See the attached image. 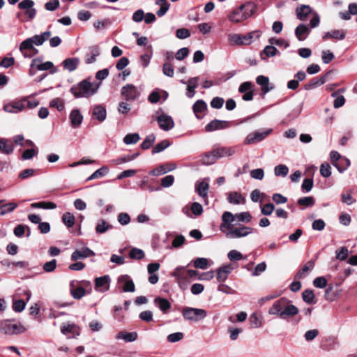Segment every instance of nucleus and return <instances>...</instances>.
I'll use <instances>...</instances> for the list:
<instances>
[{"label":"nucleus","mask_w":357,"mask_h":357,"mask_svg":"<svg viewBox=\"0 0 357 357\" xmlns=\"http://www.w3.org/2000/svg\"><path fill=\"white\" fill-rule=\"evenodd\" d=\"M222 222L220 225V230L228 238H239L248 236L253 232L254 229L243 225H239L235 227L234 215L229 211H225L222 215Z\"/></svg>","instance_id":"1"},{"label":"nucleus","mask_w":357,"mask_h":357,"mask_svg":"<svg viewBox=\"0 0 357 357\" xmlns=\"http://www.w3.org/2000/svg\"><path fill=\"white\" fill-rule=\"evenodd\" d=\"M298 312V308L291 304V301L286 298H280L275 301L268 310L269 314L277 315L282 319L295 316Z\"/></svg>","instance_id":"2"},{"label":"nucleus","mask_w":357,"mask_h":357,"mask_svg":"<svg viewBox=\"0 0 357 357\" xmlns=\"http://www.w3.org/2000/svg\"><path fill=\"white\" fill-rule=\"evenodd\" d=\"M100 86V82H91L89 79H85L73 85L70 91L75 98H89L97 93Z\"/></svg>","instance_id":"3"},{"label":"nucleus","mask_w":357,"mask_h":357,"mask_svg":"<svg viewBox=\"0 0 357 357\" xmlns=\"http://www.w3.org/2000/svg\"><path fill=\"white\" fill-rule=\"evenodd\" d=\"M254 13V7L248 3L234 8L228 15V19L233 23H239L250 17Z\"/></svg>","instance_id":"4"},{"label":"nucleus","mask_w":357,"mask_h":357,"mask_svg":"<svg viewBox=\"0 0 357 357\" xmlns=\"http://www.w3.org/2000/svg\"><path fill=\"white\" fill-rule=\"evenodd\" d=\"M183 319L188 321L198 322L207 316L204 309L185 307L181 311Z\"/></svg>","instance_id":"5"},{"label":"nucleus","mask_w":357,"mask_h":357,"mask_svg":"<svg viewBox=\"0 0 357 357\" xmlns=\"http://www.w3.org/2000/svg\"><path fill=\"white\" fill-rule=\"evenodd\" d=\"M25 328L22 326L13 324L9 320L0 321V333L12 335L24 333Z\"/></svg>","instance_id":"6"},{"label":"nucleus","mask_w":357,"mask_h":357,"mask_svg":"<svg viewBox=\"0 0 357 357\" xmlns=\"http://www.w3.org/2000/svg\"><path fill=\"white\" fill-rule=\"evenodd\" d=\"M330 157L333 165H334L340 173L345 171L350 165L349 160L341 157L337 151H332L330 153Z\"/></svg>","instance_id":"7"},{"label":"nucleus","mask_w":357,"mask_h":357,"mask_svg":"<svg viewBox=\"0 0 357 357\" xmlns=\"http://www.w3.org/2000/svg\"><path fill=\"white\" fill-rule=\"evenodd\" d=\"M155 119L158 121L159 127L165 131H169L174 126V122L172 116L165 114L161 109L157 112Z\"/></svg>","instance_id":"8"},{"label":"nucleus","mask_w":357,"mask_h":357,"mask_svg":"<svg viewBox=\"0 0 357 357\" xmlns=\"http://www.w3.org/2000/svg\"><path fill=\"white\" fill-rule=\"evenodd\" d=\"M140 94L137 87L131 84L123 86L121 90V95L126 101H134L140 96Z\"/></svg>","instance_id":"9"},{"label":"nucleus","mask_w":357,"mask_h":357,"mask_svg":"<svg viewBox=\"0 0 357 357\" xmlns=\"http://www.w3.org/2000/svg\"><path fill=\"white\" fill-rule=\"evenodd\" d=\"M20 51L24 57H31L38 53V50L33 47L32 39L30 38L22 41L20 45Z\"/></svg>","instance_id":"10"},{"label":"nucleus","mask_w":357,"mask_h":357,"mask_svg":"<svg viewBox=\"0 0 357 357\" xmlns=\"http://www.w3.org/2000/svg\"><path fill=\"white\" fill-rule=\"evenodd\" d=\"M272 130L265 131H255L250 133L245 139V144H252L262 141L271 132Z\"/></svg>","instance_id":"11"},{"label":"nucleus","mask_w":357,"mask_h":357,"mask_svg":"<svg viewBox=\"0 0 357 357\" xmlns=\"http://www.w3.org/2000/svg\"><path fill=\"white\" fill-rule=\"evenodd\" d=\"M34 2L32 0H23L18 4V8L25 10V15L29 20H33L36 14V10L33 8Z\"/></svg>","instance_id":"12"},{"label":"nucleus","mask_w":357,"mask_h":357,"mask_svg":"<svg viewBox=\"0 0 357 357\" xmlns=\"http://www.w3.org/2000/svg\"><path fill=\"white\" fill-rule=\"evenodd\" d=\"M31 67L36 68L40 71L51 70L50 73L54 74L56 72V69L54 68V64L51 61L42 63L39 59H34L31 61Z\"/></svg>","instance_id":"13"},{"label":"nucleus","mask_w":357,"mask_h":357,"mask_svg":"<svg viewBox=\"0 0 357 357\" xmlns=\"http://www.w3.org/2000/svg\"><path fill=\"white\" fill-rule=\"evenodd\" d=\"M26 100L11 102L3 105V110L10 113H17L25 108Z\"/></svg>","instance_id":"14"},{"label":"nucleus","mask_w":357,"mask_h":357,"mask_svg":"<svg viewBox=\"0 0 357 357\" xmlns=\"http://www.w3.org/2000/svg\"><path fill=\"white\" fill-rule=\"evenodd\" d=\"M229 126V123L227 121L213 120L205 127L206 132H213L217 130L225 129Z\"/></svg>","instance_id":"15"},{"label":"nucleus","mask_w":357,"mask_h":357,"mask_svg":"<svg viewBox=\"0 0 357 357\" xmlns=\"http://www.w3.org/2000/svg\"><path fill=\"white\" fill-rule=\"evenodd\" d=\"M213 153L218 158L223 157H229L235 154L236 147L232 146H222L213 149Z\"/></svg>","instance_id":"16"},{"label":"nucleus","mask_w":357,"mask_h":357,"mask_svg":"<svg viewBox=\"0 0 357 357\" xmlns=\"http://www.w3.org/2000/svg\"><path fill=\"white\" fill-rule=\"evenodd\" d=\"M95 253L89 248H83L81 250H76L71 255L73 261H77L81 259H85L89 257L94 256Z\"/></svg>","instance_id":"17"},{"label":"nucleus","mask_w":357,"mask_h":357,"mask_svg":"<svg viewBox=\"0 0 357 357\" xmlns=\"http://www.w3.org/2000/svg\"><path fill=\"white\" fill-rule=\"evenodd\" d=\"M347 31L343 29H334L331 31H328L322 36L323 40H326L330 38L336 40H344L346 37Z\"/></svg>","instance_id":"18"},{"label":"nucleus","mask_w":357,"mask_h":357,"mask_svg":"<svg viewBox=\"0 0 357 357\" xmlns=\"http://www.w3.org/2000/svg\"><path fill=\"white\" fill-rule=\"evenodd\" d=\"M100 54L99 47L97 45L90 47L85 55V62L87 64L93 63L96 61V57Z\"/></svg>","instance_id":"19"},{"label":"nucleus","mask_w":357,"mask_h":357,"mask_svg":"<svg viewBox=\"0 0 357 357\" xmlns=\"http://www.w3.org/2000/svg\"><path fill=\"white\" fill-rule=\"evenodd\" d=\"M109 276L106 275L95 279V288L98 291H105L109 289Z\"/></svg>","instance_id":"20"},{"label":"nucleus","mask_w":357,"mask_h":357,"mask_svg":"<svg viewBox=\"0 0 357 357\" xmlns=\"http://www.w3.org/2000/svg\"><path fill=\"white\" fill-rule=\"evenodd\" d=\"M107 111L104 106L101 105H95L92 110V117L100 122L105 120Z\"/></svg>","instance_id":"21"},{"label":"nucleus","mask_w":357,"mask_h":357,"mask_svg":"<svg viewBox=\"0 0 357 357\" xmlns=\"http://www.w3.org/2000/svg\"><path fill=\"white\" fill-rule=\"evenodd\" d=\"M256 82L261 86V91L264 94L267 93L273 89V85L269 83L268 77L259 75L256 79Z\"/></svg>","instance_id":"22"},{"label":"nucleus","mask_w":357,"mask_h":357,"mask_svg":"<svg viewBox=\"0 0 357 357\" xmlns=\"http://www.w3.org/2000/svg\"><path fill=\"white\" fill-rule=\"evenodd\" d=\"M153 303L155 306H157L160 310L162 312L163 314L167 313L172 306L171 303L167 299L161 298L160 296L155 298Z\"/></svg>","instance_id":"23"},{"label":"nucleus","mask_w":357,"mask_h":357,"mask_svg":"<svg viewBox=\"0 0 357 357\" xmlns=\"http://www.w3.org/2000/svg\"><path fill=\"white\" fill-rule=\"evenodd\" d=\"M119 282H123V291L125 292H134L135 284L128 275H124L119 278Z\"/></svg>","instance_id":"24"},{"label":"nucleus","mask_w":357,"mask_h":357,"mask_svg":"<svg viewBox=\"0 0 357 357\" xmlns=\"http://www.w3.org/2000/svg\"><path fill=\"white\" fill-rule=\"evenodd\" d=\"M69 118L71 125L74 128L79 127L83 121V116L82 115L79 109L72 110L70 114Z\"/></svg>","instance_id":"25"},{"label":"nucleus","mask_w":357,"mask_h":357,"mask_svg":"<svg viewBox=\"0 0 357 357\" xmlns=\"http://www.w3.org/2000/svg\"><path fill=\"white\" fill-rule=\"evenodd\" d=\"M327 79V74L320 77H316L311 79L309 82H307L305 85V90H312L313 89H315L317 86H319L322 84H324L326 82Z\"/></svg>","instance_id":"26"},{"label":"nucleus","mask_w":357,"mask_h":357,"mask_svg":"<svg viewBox=\"0 0 357 357\" xmlns=\"http://www.w3.org/2000/svg\"><path fill=\"white\" fill-rule=\"evenodd\" d=\"M310 32V29L304 24H299L295 29V35L299 41H303Z\"/></svg>","instance_id":"27"},{"label":"nucleus","mask_w":357,"mask_h":357,"mask_svg":"<svg viewBox=\"0 0 357 357\" xmlns=\"http://www.w3.org/2000/svg\"><path fill=\"white\" fill-rule=\"evenodd\" d=\"M298 19L301 21H305L307 16L312 13V8L308 5H301L296 10Z\"/></svg>","instance_id":"28"},{"label":"nucleus","mask_w":357,"mask_h":357,"mask_svg":"<svg viewBox=\"0 0 357 357\" xmlns=\"http://www.w3.org/2000/svg\"><path fill=\"white\" fill-rule=\"evenodd\" d=\"M227 200L232 204H244L245 197L238 192H231L228 194Z\"/></svg>","instance_id":"29"},{"label":"nucleus","mask_w":357,"mask_h":357,"mask_svg":"<svg viewBox=\"0 0 357 357\" xmlns=\"http://www.w3.org/2000/svg\"><path fill=\"white\" fill-rule=\"evenodd\" d=\"M232 269L233 268L231 265L223 266L219 268L218 270L217 280L219 282H225Z\"/></svg>","instance_id":"30"},{"label":"nucleus","mask_w":357,"mask_h":357,"mask_svg":"<svg viewBox=\"0 0 357 357\" xmlns=\"http://www.w3.org/2000/svg\"><path fill=\"white\" fill-rule=\"evenodd\" d=\"M79 63V59L77 57L68 58L62 62L64 69L69 72H73L76 70Z\"/></svg>","instance_id":"31"},{"label":"nucleus","mask_w":357,"mask_h":357,"mask_svg":"<svg viewBox=\"0 0 357 357\" xmlns=\"http://www.w3.org/2000/svg\"><path fill=\"white\" fill-rule=\"evenodd\" d=\"M279 54L276 47L271 45H267L264 47V50L260 53V56L262 60L266 61L268 57H273Z\"/></svg>","instance_id":"32"},{"label":"nucleus","mask_w":357,"mask_h":357,"mask_svg":"<svg viewBox=\"0 0 357 357\" xmlns=\"http://www.w3.org/2000/svg\"><path fill=\"white\" fill-rule=\"evenodd\" d=\"M75 282L72 281L70 284V294L75 299H80L86 294V290L83 287H75Z\"/></svg>","instance_id":"33"},{"label":"nucleus","mask_w":357,"mask_h":357,"mask_svg":"<svg viewBox=\"0 0 357 357\" xmlns=\"http://www.w3.org/2000/svg\"><path fill=\"white\" fill-rule=\"evenodd\" d=\"M0 151L1 153L9 155L14 151V146L6 139H0Z\"/></svg>","instance_id":"34"},{"label":"nucleus","mask_w":357,"mask_h":357,"mask_svg":"<svg viewBox=\"0 0 357 357\" xmlns=\"http://www.w3.org/2000/svg\"><path fill=\"white\" fill-rule=\"evenodd\" d=\"M117 339H122L126 342H131L137 340V333L136 332H120L116 335Z\"/></svg>","instance_id":"35"},{"label":"nucleus","mask_w":357,"mask_h":357,"mask_svg":"<svg viewBox=\"0 0 357 357\" xmlns=\"http://www.w3.org/2000/svg\"><path fill=\"white\" fill-rule=\"evenodd\" d=\"M314 266V261L312 260L308 261L302 268L301 270H300L297 274L296 278L298 279H301L304 278L306 274L311 270L313 269Z\"/></svg>","instance_id":"36"},{"label":"nucleus","mask_w":357,"mask_h":357,"mask_svg":"<svg viewBox=\"0 0 357 357\" xmlns=\"http://www.w3.org/2000/svg\"><path fill=\"white\" fill-rule=\"evenodd\" d=\"M206 108L207 105L206 102L202 100H199L196 101L195 103L193 105V111L198 119L201 118L199 113L204 112L206 109Z\"/></svg>","instance_id":"37"},{"label":"nucleus","mask_w":357,"mask_h":357,"mask_svg":"<svg viewBox=\"0 0 357 357\" xmlns=\"http://www.w3.org/2000/svg\"><path fill=\"white\" fill-rule=\"evenodd\" d=\"M209 185L208 183L202 181L196 185V191L203 198L207 197Z\"/></svg>","instance_id":"38"},{"label":"nucleus","mask_w":357,"mask_h":357,"mask_svg":"<svg viewBox=\"0 0 357 357\" xmlns=\"http://www.w3.org/2000/svg\"><path fill=\"white\" fill-rule=\"evenodd\" d=\"M62 222L68 228H71L75 225V218L71 213L66 212L62 215Z\"/></svg>","instance_id":"39"},{"label":"nucleus","mask_w":357,"mask_h":357,"mask_svg":"<svg viewBox=\"0 0 357 357\" xmlns=\"http://www.w3.org/2000/svg\"><path fill=\"white\" fill-rule=\"evenodd\" d=\"M218 158L213 153V149L211 152L206 153L202 158V162L204 165H209L215 162Z\"/></svg>","instance_id":"40"},{"label":"nucleus","mask_w":357,"mask_h":357,"mask_svg":"<svg viewBox=\"0 0 357 357\" xmlns=\"http://www.w3.org/2000/svg\"><path fill=\"white\" fill-rule=\"evenodd\" d=\"M112 227L105 220L101 219L98 221L97 225L96 227V231L98 234H104L108 229H111Z\"/></svg>","instance_id":"41"},{"label":"nucleus","mask_w":357,"mask_h":357,"mask_svg":"<svg viewBox=\"0 0 357 357\" xmlns=\"http://www.w3.org/2000/svg\"><path fill=\"white\" fill-rule=\"evenodd\" d=\"M228 40L231 45H244L243 36L238 33L229 34L228 36Z\"/></svg>","instance_id":"42"},{"label":"nucleus","mask_w":357,"mask_h":357,"mask_svg":"<svg viewBox=\"0 0 357 357\" xmlns=\"http://www.w3.org/2000/svg\"><path fill=\"white\" fill-rule=\"evenodd\" d=\"M17 207V204L14 202H10L1 206L0 215H4L7 213L13 212Z\"/></svg>","instance_id":"43"},{"label":"nucleus","mask_w":357,"mask_h":357,"mask_svg":"<svg viewBox=\"0 0 357 357\" xmlns=\"http://www.w3.org/2000/svg\"><path fill=\"white\" fill-rule=\"evenodd\" d=\"M314 294L311 289H306L302 293L303 300L308 304L315 303Z\"/></svg>","instance_id":"44"},{"label":"nucleus","mask_w":357,"mask_h":357,"mask_svg":"<svg viewBox=\"0 0 357 357\" xmlns=\"http://www.w3.org/2000/svg\"><path fill=\"white\" fill-rule=\"evenodd\" d=\"M289 173V168L285 165H278L274 168V174L276 176L285 177Z\"/></svg>","instance_id":"45"},{"label":"nucleus","mask_w":357,"mask_h":357,"mask_svg":"<svg viewBox=\"0 0 357 357\" xmlns=\"http://www.w3.org/2000/svg\"><path fill=\"white\" fill-rule=\"evenodd\" d=\"M234 220H236L243 222H250L252 220V215L249 212H241L234 215Z\"/></svg>","instance_id":"46"},{"label":"nucleus","mask_w":357,"mask_h":357,"mask_svg":"<svg viewBox=\"0 0 357 357\" xmlns=\"http://www.w3.org/2000/svg\"><path fill=\"white\" fill-rule=\"evenodd\" d=\"M170 146V143L168 140H162L160 142L158 143L155 146H153L152 149V153H158L162 151H164L165 149L169 147Z\"/></svg>","instance_id":"47"},{"label":"nucleus","mask_w":357,"mask_h":357,"mask_svg":"<svg viewBox=\"0 0 357 357\" xmlns=\"http://www.w3.org/2000/svg\"><path fill=\"white\" fill-rule=\"evenodd\" d=\"M193 266L196 268L206 269L208 266V261L206 258L199 257L194 260Z\"/></svg>","instance_id":"48"},{"label":"nucleus","mask_w":357,"mask_h":357,"mask_svg":"<svg viewBox=\"0 0 357 357\" xmlns=\"http://www.w3.org/2000/svg\"><path fill=\"white\" fill-rule=\"evenodd\" d=\"M140 139L139 134L132 133L128 134L123 138V142L126 144H136Z\"/></svg>","instance_id":"49"},{"label":"nucleus","mask_w":357,"mask_h":357,"mask_svg":"<svg viewBox=\"0 0 357 357\" xmlns=\"http://www.w3.org/2000/svg\"><path fill=\"white\" fill-rule=\"evenodd\" d=\"M155 136L153 134H151V135L146 136V137L144 139V141L141 144V148L144 150L149 149L153 143L155 142Z\"/></svg>","instance_id":"50"},{"label":"nucleus","mask_w":357,"mask_h":357,"mask_svg":"<svg viewBox=\"0 0 357 357\" xmlns=\"http://www.w3.org/2000/svg\"><path fill=\"white\" fill-rule=\"evenodd\" d=\"M129 257L133 259H142L144 257V252L139 248H134L130 251Z\"/></svg>","instance_id":"51"},{"label":"nucleus","mask_w":357,"mask_h":357,"mask_svg":"<svg viewBox=\"0 0 357 357\" xmlns=\"http://www.w3.org/2000/svg\"><path fill=\"white\" fill-rule=\"evenodd\" d=\"M50 107H56L58 111H62L64 109V102L61 98H56L50 102Z\"/></svg>","instance_id":"52"},{"label":"nucleus","mask_w":357,"mask_h":357,"mask_svg":"<svg viewBox=\"0 0 357 357\" xmlns=\"http://www.w3.org/2000/svg\"><path fill=\"white\" fill-rule=\"evenodd\" d=\"M108 172V169L105 167H102L96 172H94L89 178L88 180H93L96 178H101L104 176Z\"/></svg>","instance_id":"53"},{"label":"nucleus","mask_w":357,"mask_h":357,"mask_svg":"<svg viewBox=\"0 0 357 357\" xmlns=\"http://www.w3.org/2000/svg\"><path fill=\"white\" fill-rule=\"evenodd\" d=\"M298 204L305 207L312 206L314 204V199L312 197H305L298 199Z\"/></svg>","instance_id":"54"},{"label":"nucleus","mask_w":357,"mask_h":357,"mask_svg":"<svg viewBox=\"0 0 357 357\" xmlns=\"http://www.w3.org/2000/svg\"><path fill=\"white\" fill-rule=\"evenodd\" d=\"M332 96L335 98L333 106L335 108H339L344 105L345 102V98L343 96H337V92H333L332 93Z\"/></svg>","instance_id":"55"},{"label":"nucleus","mask_w":357,"mask_h":357,"mask_svg":"<svg viewBox=\"0 0 357 357\" xmlns=\"http://www.w3.org/2000/svg\"><path fill=\"white\" fill-rule=\"evenodd\" d=\"M162 72L166 76L172 77L174 74V69L171 63L165 62L162 66Z\"/></svg>","instance_id":"56"},{"label":"nucleus","mask_w":357,"mask_h":357,"mask_svg":"<svg viewBox=\"0 0 357 357\" xmlns=\"http://www.w3.org/2000/svg\"><path fill=\"white\" fill-rule=\"evenodd\" d=\"M57 261L56 259H52L50 261H47L43 264V268L47 273L53 272L56 267Z\"/></svg>","instance_id":"57"},{"label":"nucleus","mask_w":357,"mask_h":357,"mask_svg":"<svg viewBox=\"0 0 357 357\" xmlns=\"http://www.w3.org/2000/svg\"><path fill=\"white\" fill-rule=\"evenodd\" d=\"M259 36H260L257 31L251 32L245 36H243L244 45H249L252 43L254 38H258Z\"/></svg>","instance_id":"58"},{"label":"nucleus","mask_w":357,"mask_h":357,"mask_svg":"<svg viewBox=\"0 0 357 357\" xmlns=\"http://www.w3.org/2000/svg\"><path fill=\"white\" fill-rule=\"evenodd\" d=\"M183 334L181 332H176L169 334L167 339L169 342L174 343L181 340L183 338Z\"/></svg>","instance_id":"59"},{"label":"nucleus","mask_w":357,"mask_h":357,"mask_svg":"<svg viewBox=\"0 0 357 357\" xmlns=\"http://www.w3.org/2000/svg\"><path fill=\"white\" fill-rule=\"evenodd\" d=\"M275 206L271 203L266 204L261 206V212L264 215H270L273 212Z\"/></svg>","instance_id":"60"},{"label":"nucleus","mask_w":357,"mask_h":357,"mask_svg":"<svg viewBox=\"0 0 357 357\" xmlns=\"http://www.w3.org/2000/svg\"><path fill=\"white\" fill-rule=\"evenodd\" d=\"M250 176L254 179L262 180L264 177V172L261 168L255 169L250 172Z\"/></svg>","instance_id":"61"},{"label":"nucleus","mask_w":357,"mask_h":357,"mask_svg":"<svg viewBox=\"0 0 357 357\" xmlns=\"http://www.w3.org/2000/svg\"><path fill=\"white\" fill-rule=\"evenodd\" d=\"M250 321L252 328H257L261 326V321L256 313H253L250 315Z\"/></svg>","instance_id":"62"},{"label":"nucleus","mask_w":357,"mask_h":357,"mask_svg":"<svg viewBox=\"0 0 357 357\" xmlns=\"http://www.w3.org/2000/svg\"><path fill=\"white\" fill-rule=\"evenodd\" d=\"M189 54V50L187 47L181 48L177 51L175 54V58L178 61L183 60L185 57L188 56Z\"/></svg>","instance_id":"63"},{"label":"nucleus","mask_w":357,"mask_h":357,"mask_svg":"<svg viewBox=\"0 0 357 357\" xmlns=\"http://www.w3.org/2000/svg\"><path fill=\"white\" fill-rule=\"evenodd\" d=\"M333 59L334 54L331 51L324 50L322 52L321 59L324 63H329Z\"/></svg>","instance_id":"64"}]
</instances>
